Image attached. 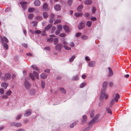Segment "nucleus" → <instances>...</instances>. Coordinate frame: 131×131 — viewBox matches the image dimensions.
Instances as JSON below:
<instances>
[{"instance_id": "1", "label": "nucleus", "mask_w": 131, "mask_h": 131, "mask_svg": "<svg viewBox=\"0 0 131 131\" xmlns=\"http://www.w3.org/2000/svg\"><path fill=\"white\" fill-rule=\"evenodd\" d=\"M31 67L37 71V72H36L35 71H34L33 72V74L34 76H35L36 78L38 79L39 78L38 73L39 72V71L37 66L35 65H32L31 66Z\"/></svg>"}, {"instance_id": "2", "label": "nucleus", "mask_w": 131, "mask_h": 131, "mask_svg": "<svg viewBox=\"0 0 131 131\" xmlns=\"http://www.w3.org/2000/svg\"><path fill=\"white\" fill-rule=\"evenodd\" d=\"M11 75L9 73L5 74V77H1V79L3 81H6L7 79H9L11 77Z\"/></svg>"}, {"instance_id": "3", "label": "nucleus", "mask_w": 131, "mask_h": 131, "mask_svg": "<svg viewBox=\"0 0 131 131\" xmlns=\"http://www.w3.org/2000/svg\"><path fill=\"white\" fill-rule=\"evenodd\" d=\"M101 92L102 93L100 96V99L102 100L105 97V100H106L108 98V95L106 94L105 92L103 91V90H102Z\"/></svg>"}, {"instance_id": "4", "label": "nucleus", "mask_w": 131, "mask_h": 131, "mask_svg": "<svg viewBox=\"0 0 131 131\" xmlns=\"http://www.w3.org/2000/svg\"><path fill=\"white\" fill-rule=\"evenodd\" d=\"M63 47L66 50H70L71 49V48L68 47V43L65 40H64L63 42Z\"/></svg>"}, {"instance_id": "5", "label": "nucleus", "mask_w": 131, "mask_h": 131, "mask_svg": "<svg viewBox=\"0 0 131 131\" xmlns=\"http://www.w3.org/2000/svg\"><path fill=\"white\" fill-rule=\"evenodd\" d=\"M27 2H21L20 3V4L24 10H25L27 8Z\"/></svg>"}, {"instance_id": "6", "label": "nucleus", "mask_w": 131, "mask_h": 131, "mask_svg": "<svg viewBox=\"0 0 131 131\" xmlns=\"http://www.w3.org/2000/svg\"><path fill=\"white\" fill-rule=\"evenodd\" d=\"M6 42H8V39L5 37H4L3 38L0 36V41H1L2 43H3L4 42V40Z\"/></svg>"}, {"instance_id": "7", "label": "nucleus", "mask_w": 131, "mask_h": 131, "mask_svg": "<svg viewBox=\"0 0 131 131\" xmlns=\"http://www.w3.org/2000/svg\"><path fill=\"white\" fill-rule=\"evenodd\" d=\"M24 85L27 89H29L31 85L28 82L25 81L24 82Z\"/></svg>"}, {"instance_id": "8", "label": "nucleus", "mask_w": 131, "mask_h": 131, "mask_svg": "<svg viewBox=\"0 0 131 131\" xmlns=\"http://www.w3.org/2000/svg\"><path fill=\"white\" fill-rule=\"evenodd\" d=\"M54 15L53 14H51L50 17V18L49 20V22L50 23H53L54 20H55V18L54 17Z\"/></svg>"}, {"instance_id": "9", "label": "nucleus", "mask_w": 131, "mask_h": 131, "mask_svg": "<svg viewBox=\"0 0 131 131\" xmlns=\"http://www.w3.org/2000/svg\"><path fill=\"white\" fill-rule=\"evenodd\" d=\"M85 26V24L83 23H81L78 25V28L79 29H81L84 28Z\"/></svg>"}, {"instance_id": "10", "label": "nucleus", "mask_w": 131, "mask_h": 131, "mask_svg": "<svg viewBox=\"0 0 131 131\" xmlns=\"http://www.w3.org/2000/svg\"><path fill=\"white\" fill-rule=\"evenodd\" d=\"M31 111L30 110H27L25 111V113L24 114L25 116H29L31 114Z\"/></svg>"}, {"instance_id": "11", "label": "nucleus", "mask_w": 131, "mask_h": 131, "mask_svg": "<svg viewBox=\"0 0 131 131\" xmlns=\"http://www.w3.org/2000/svg\"><path fill=\"white\" fill-rule=\"evenodd\" d=\"M54 8L56 11H59L61 8V6L59 5H56L54 6Z\"/></svg>"}, {"instance_id": "12", "label": "nucleus", "mask_w": 131, "mask_h": 131, "mask_svg": "<svg viewBox=\"0 0 131 131\" xmlns=\"http://www.w3.org/2000/svg\"><path fill=\"white\" fill-rule=\"evenodd\" d=\"M34 5L36 6H38L41 4L40 1L39 0H36L34 2Z\"/></svg>"}, {"instance_id": "13", "label": "nucleus", "mask_w": 131, "mask_h": 131, "mask_svg": "<svg viewBox=\"0 0 131 131\" xmlns=\"http://www.w3.org/2000/svg\"><path fill=\"white\" fill-rule=\"evenodd\" d=\"M51 36L49 38L47 39V40L48 42H51L53 41V40L54 37V36L53 35H50Z\"/></svg>"}, {"instance_id": "14", "label": "nucleus", "mask_w": 131, "mask_h": 131, "mask_svg": "<svg viewBox=\"0 0 131 131\" xmlns=\"http://www.w3.org/2000/svg\"><path fill=\"white\" fill-rule=\"evenodd\" d=\"M103 89L102 90L103 91H105L106 90L107 87V83L106 82H104L103 83Z\"/></svg>"}, {"instance_id": "15", "label": "nucleus", "mask_w": 131, "mask_h": 131, "mask_svg": "<svg viewBox=\"0 0 131 131\" xmlns=\"http://www.w3.org/2000/svg\"><path fill=\"white\" fill-rule=\"evenodd\" d=\"M11 125L17 127H19L22 126V124L21 123H13L11 124Z\"/></svg>"}, {"instance_id": "16", "label": "nucleus", "mask_w": 131, "mask_h": 131, "mask_svg": "<svg viewBox=\"0 0 131 131\" xmlns=\"http://www.w3.org/2000/svg\"><path fill=\"white\" fill-rule=\"evenodd\" d=\"M95 62L91 61L88 64V65L90 67H93L95 65Z\"/></svg>"}, {"instance_id": "17", "label": "nucleus", "mask_w": 131, "mask_h": 131, "mask_svg": "<svg viewBox=\"0 0 131 131\" xmlns=\"http://www.w3.org/2000/svg\"><path fill=\"white\" fill-rule=\"evenodd\" d=\"M8 85V84L5 82L1 84L2 87L4 88L5 89H6L7 88Z\"/></svg>"}, {"instance_id": "18", "label": "nucleus", "mask_w": 131, "mask_h": 131, "mask_svg": "<svg viewBox=\"0 0 131 131\" xmlns=\"http://www.w3.org/2000/svg\"><path fill=\"white\" fill-rule=\"evenodd\" d=\"M62 47V45L61 44H58L56 46V48L57 50H58L59 51H60Z\"/></svg>"}, {"instance_id": "19", "label": "nucleus", "mask_w": 131, "mask_h": 131, "mask_svg": "<svg viewBox=\"0 0 131 131\" xmlns=\"http://www.w3.org/2000/svg\"><path fill=\"white\" fill-rule=\"evenodd\" d=\"M48 5L47 3H45L43 5L42 9L44 10H47L48 9Z\"/></svg>"}, {"instance_id": "20", "label": "nucleus", "mask_w": 131, "mask_h": 131, "mask_svg": "<svg viewBox=\"0 0 131 131\" xmlns=\"http://www.w3.org/2000/svg\"><path fill=\"white\" fill-rule=\"evenodd\" d=\"M120 98V96L117 93L116 94L115 97L114 99L116 102H117L118 101V99Z\"/></svg>"}, {"instance_id": "21", "label": "nucleus", "mask_w": 131, "mask_h": 131, "mask_svg": "<svg viewBox=\"0 0 131 131\" xmlns=\"http://www.w3.org/2000/svg\"><path fill=\"white\" fill-rule=\"evenodd\" d=\"M63 28L66 32H68L69 31V28L68 26L65 25L64 26H63Z\"/></svg>"}, {"instance_id": "22", "label": "nucleus", "mask_w": 131, "mask_h": 131, "mask_svg": "<svg viewBox=\"0 0 131 131\" xmlns=\"http://www.w3.org/2000/svg\"><path fill=\"white\" fill-rule=\"evenodd\" d=\"M47 76V74L42 73L40 75L41 78L42 79H45L46 78Z\"/></svg>"}, {"instance_id": "23", "label": "nucleus", "mask_w": 131, "mask_h": 131, "mask_svg": "<svg viewBox=\"0 0 131 131\" xmlns=\"http://www.w3.org/2000/svg\"><path fill=\"white\" fill-rule=\"evenodd\" d=\"M30 93L32 95H33L35 94L36 90L34 89L31 90L30 91Z\"/></svg>"}, {"instance_id": "24", "label": "nucleus", "mask_w": 131, "mask_h": 131, "mask_svg": "<svg viewBox=\"0 0 131 131\" xmlns=\"http://www.w3.org/2000/svg\"><path fill=\"white\" fill-rule=\"evenodd\" d=\"M92 2V1L91 0H86L84 2L85 4L87 5L91 4Z\"/></svg>"}, {"instance_id": "25", "label": "nucleus", "mask_w": 131, "mask_h": 131, "mask_svg": "<svg viewBox=\"0 0 131 131\" xmlns=\"http://www.w3.org/2000/svg\"><path fill=\"white\" fill-rule=\"evenodd\" d=\"M87 118V116L86 115H84L83 116V119L82 120V123H84L86 122V120Z\"/></svg>"}, {"instance_id": "26", "label": "nucleus", "mask_w": 131, "mask_h": 131, "mask_svg": "<svg viewBox=\"0 0 131 131\" xmlns=\"http://www.w3.org/2000/svg\"><path fill=\"white\" fill-rule=\"evenodd\" d=\"M108 69L109 71V76H112L113 74V72L111 69L110 68H108Z\"/></svg>"}, {"instance_id": "27", "label": "nucleus", "mask_w": 131, "mask_h": 131, "mask_svg": "<svg viewBox=\"0 0 131 131\" xmlns=\"http://www.w3.org/2000/svg\"><path fill=\"white\" fill-rule=\"evenodd\" d=\"M98 116L97 115L95 117L92 119L91 120L90 122L89 123L90 124H91L93 123V122L95 121L98 118Z\"/></svg>"}, {"instance_id": "28", "label": "nucleus", "mask_w": 131, "mask_h": 131, "mask_svg": "<svg viewBox=\"0 0 131 131\" xmlns=\"http://www.w3.org/2000/svg\"><path fill=\"white\" fill-rule=\"evenodd\" d=\"M53 41H54V44L55 45H56L58 42V40L57 38L54 36Z\"/></svg>"}, {"instance_id": "29", "label": "nucleus", "mask_w": 131, "mask_h": 131, "mask_svg": "<svg viewBox=\"0 0 131 131\" xmlns=\"http://www.w3.org/2000/svg\"><path fill=\"white\" fill-rule=\"evenodd\" d=\"M83 6L82 5H79L77 8V10L79 12H81V11Z\"/></svg>"}, {"instance_id": "30", "label": "nucleus", "mask_w": 131, "mask_h": 131, "mask_svg": "<svg viewBox=\"0 0 131 131\" xmlns=\"http://www.w3.org/2000/svg\"><path fill=\"white\" fill-rule=\"evenodd\" d=\"M12 93V92L11 91L9 90L7 91L5 93V94L7 95L8 96H10Z\"/></svg>"}, {"instance_id": "31", "label": "nucleus", "mask_w": 131, "mask_h": 131, "mask_svg": "<svg viewBox=\"0 0 131 131\" xmlns=\"http://www.w3.org/2000/svg\"><path fill=\"white\" fill-rule=\"evenodd\" d=\"M82 14L80 13H76L74 14V15L76 17H79L81 16L82 15Z\"/></svg>"}, {"instance_id": "32", "label": "nucleus", "mask_w": 131, "mask_h": 131, "mask_svg": "<svg viewBox=\"0 0 131 131\" xmlns=\"http://www.w3.org/2000/svg\"><path fill=\"white\" fill-rule=\"evenodd\" d=\"M43 17L45 18H46L48 17V15L47 12H45L43 13Z\"/></svg>"}, {"instance_id": "33", "label": "nucleus", "mask_w": 131, "mask_h": 131, "mask_svg": "<svg viewBox=\"0 0 131 131\" xmlns=\"http://www.w3.org/2000/svg\"><path fill=\"white\" fill-rule=\"evenodd\" d=\"M35 10V8H31L30 7L28 9V11L29 12L32 13V12Z\"/></svg>"}, {"instance_id": "34", "label": "nucleus", "mask_w": 131, "mask_h": 131, "mask_svg": "<svg viewBox=\"0 0 131 131\" xmlns=\"http://www.w3.org/2000/svg\"><path fill=\"white\" fill-rule=\"evenodd\" d=\"M51 26L52 25L51 24H49L45 27V29L46 30H48L50 29Z\"/></svg>"}, {"instance_id": "35", "label": "nucleus", "mask_w": 131, "mask_h": 131, "mask_svg": "<svg viewBox=\"0 0 131 131\" xmlns=\"http://www.w3.org/2000/svg\"><path fill=\"white\" fill-rule=\"evenodd\" d=\"M81 38L83 40H86L88 39V37L86 36L83 35L81 36Z\"/></svg>"}, {"instance_id": "36", "label": "nucleus", "mask_w": 131, "mask_h": 131, "mask_svg": "<svg viewBox=\"0 0 131 131\" xmlns=\"http://www.w3.org/2000/svg\"><path fill=\"white\" fill-rule=\"evenodd\" d=\"M78 121H77L76 122H74L71 124L70 125V127L71 128H73L74 126L77 123H78Z\"/></svg>"}, {"instance_id": "37", "label": "nucleus", "mask_w": 131, "mask_h": 131, "mask_svg": "<svg viewBox=\"0 0 131 131\" xmlns=\"http://www.w3.org/2000/svg\"><path fill=\"white\" fill-rule=\"evenodd\" d=\"M106 111H107L108 113H110V114H112V111L109 107H106Z\"/></svg>"}, {"instance_id": "38", "label": "nucleus", "mask_w": 131, "mask_h": 131, "mask_svg": "<svg viewBox=\"0 0 131 131\" xmlns=\"http://www.w3.org/2000/svg\"><path fill=\"white\" fill-rule=\"evenodd\" d=\"M3 46L4 48L5 49L7 50L8 49V45L6 43H4Z\"/></svg>"}, {"instance_id": "39", "label": "nucleus", "mask_w": 131, "mask_h": 131, "mask_svg": "<svg viewBox=\"0 0 131 131\" xmlns=\"http://www.w3.org/2000/svg\"><path fill=\"white\" fill-rule=\"evenodd\" d=\"M92 24V22L91 21H88L86 23V25L89 27H90L91 26V25Z\"/></svg>"}, {"instance_id": "40", "label": "nucleus", "mask_w": 131, "mask_h": 131, "mask_svg": "<svg viewBox=\"0 0 131 131\" xmlns=\"http://www.w3.org/2000/svg\"><path fill=\"white\" fill-rule=\"evenodd\" d=\"M37 22L35 21H34L32 22V26L34 27L36 26H37Z\"/></svg>"}, {"instance_id": "41", "label": "nucleus", "mask_w": 131, "mask_h": 131, "mask_svg": "<svg viewBox=\"0 0 131 131\" xmlns=\"http://www.w3.org/2000/svg\"><path fill=\"white\" fill-rule=\"evenodd\" d=\"M60 90L62 92V93H66V91L63 88H60Z\"/></svg>"}, {"instance_id": "42", "label": "nucleus", "mask_w": 131, "mask_h": 131, "mask_svg": "<svg viewBox=\"0 0 131 131\" xmlns=\"http://www.w3.org/2000/svg\"><path fill=\"white\" fill-rule=\"evenodd\" d=\"M86 85V83L85 82H83L80 85V87L81 88H83L84 86Z\"/></svg>"}, {"instance_id": "43", "label": "nucleus", "mask_w": 131, "mask_h": 131, "mask_svg": "<svg viewBox=\"0 0 131 131\" xmlns=\"http://www.w3.org/2000/svg\"><path fill=\"white\" fill-rule=\"evenodd\" d=\"M75 56H73L71 58L69 59V61L70 62H71L73 61V60L75 59Z\"/></svg>"}, {"instance_id": "44", "label": "nucleus", "mask_w": 131, "mask_h": 131, "mask_svg": "<svg viewBox=\"0 0 131 131\" xmlns=\"http://www.w3.org/2000/svg\"><path fill=\"white\" fill-rule=\"evenodd\" d=\"M79 77L78 75H76L74 76L73 78V79L74 80H76L78 79Z\"/></svg>"}, {"instance_id": "45", "label": "nucleus", "mask_w": 131, "mask_h": 131, "mask_svg": "<svg viewBox=\"0 0 131 131\" xmlns=\"http://www.w3.org/2000/svg\"><path fill=\"white\" fill-rule=\"evenodd\" d=\"M41 86L42 88H44L45 86V83L43 81H42L41 83Z\"/></svg>"}, {"instance_id": "46", "label": "nucleus", "mask_w": 131, "mask_h": 131, "mask_svg": "<svg viewBox=\"0 0 131 131\" xmlns=\"http://www.w3.org/2000/svg\"><path fill=\"white\" fill-rule=\"evenodd\" d=\"M61 22V20L60 19H57L55 21L54 23V24H57L58 23H60Z\"/></svg>"}, {"instance_id": "47", "label": "nucleus", "mask_w": 131, "mask_h": 131, "mask_svg": "<svg viewBox=\"0 0 131 131\" xmlns=\"http://www.w3.org/2000/svg\"><path fill=\"white\" fill-rule=\"evenodd\" d=\"M91 128V126H89L86 127L83 130V131H88Z\"/></svg>"}, {"instance_id": "48", "label": "nucleus", "mask_w": 131, "mask_h": 131, "mask_svg": "<svg viewBox=\"0 0 131 131\" xmlns=\"http://www.w3.org/2000/svg\"><path fill=\"white\" fill-rule=\"evenodd\" d=\"M29 76L30 78H31L33 80H34L35 78L33 76V75L31 73H30L29 74Z\"/></svg>"}, {"instance_id": "49", "label": "nucleus", "mask_w": 131, "mask_h": 131, "mask_svg": "<svg viewBox=\"0 0 131 131\" xmlns=\"http://www.w3.org/2000/svg\"><path fill=\"white\" fill-rule=\"evenodd\" d=\"M36 19L37 20H40L42 19V18L40 16H38L36 17Z\"/></svg>"}, {"instance_id": "50", "label": "nucleus", "mask_w": 131, "mask_h": 131, "mask_svg": "<svg viewBox=\"0 0 131 131\" xmlns=\"http://www.w3.org/2000/svg\"><path fill=\"white\" fill-rule=\"evenodd\" d=\"M4 93V90L3 88L0 89V93L1 94H3Z\"/></svg>"}, {"instance_id": "51", "label": "nucleus", "mask_w": 131, "mask_h": 131, "mask_svg": "<svg viewBox=\"0 0 131 131\" xmlns=\"http://www.w3.org/2000/svg\"><path fill=\"white\" fill-rule=\"evenodd\" d=\"M3 99H7L8 98V96L6 94L5 95H3L2 97Z\"/></svg>"}, {"instance_id": "52", "label": "nucleus", "mask_w": 131, "mask_h": 131, "mask_svg": "<svg viewBox=\"0 0 131 131\" xmlns=\"http://www.w3.org/2000/svg\"><path fill=\"white\" fill-rule=\"evenodd\" d=\"M34 16V14H30L28 16V18L29 19H31Z\"/></svg>"}, {"instance_id": "53", "label": "nucleus", "mask_w": 131, "mask_h": 131, "mask_svg": "<svg viewBox=\"0 0 131 131\" xmlns=\"http://www.w3.org/2000/svg\"><path fill=\"white\" fill-rule=\"evenodd\" d=\"M114 103V99H113L110 102V106H112Z\"/></svg>"}, {"instance_id": "54", "label": "nucleus", "mask_w": 131, "mask_h": 131, "mask_svg": "<svg viewBox=\"0 0 131 131\" xmlns=\"http://www.w3.org/2000/svg\"><path fill=\"white\" fill-rule=\"evenodd\" d=\"M73 0H68V3L70 6L71 5Z\"/></svg>"}, {"instance_id": "55", "label": "nucleus", "mask_w": 131, "mask_h": 131, "mask_svg": "<svg viewBox=\"0 0 131 131\" xmlns=\"http://www.w3.org/2000/svg\"><path fill=\"white\" fill-rule=\"evenodd\" d=\"M60 32V30L57 29L55 32V34L56 35H58Z\"/></svg>"}, {"instance_id": "56", "label": "nucleus", "mask_w": 131, "mask_h": 131, "mask_svg": "<svg viewBox=\"0 0 131 131\" xmlns=\"http://www.w3.org/2000/svg\"><path fill=\"white\" fill-rule=\"evenodd\" d=\"M69 45L70 47H73L74 46V44L73 42H70L69 44Z\"/></svg>"}, {"instance_id": "57", "label": "nucleus", "mask_w": 131, "mask_h": 131, "mask_svg": "<svg viewBox=\"0 0 131 131\" xmlns=\"http://www.w3.org/2000/svg\"><path fill=\"white\" fill-rule=\"evenodd\" d=\"M21 117V115L19 114L18 115L17 117H16V119L17 120H19L20 119Z\"/></svg>"}, {"instance_id": "58", "label": "nucleus", "mask_w": 131, "mask_h": 131, "mask_svg": "<svg viewBox=\"0 0 131 131\" xmlns=\"http://www.w3.org/2000/svg\"><path fill=\"white\" fill-rule=\"evenodd\" d=\"M35 32L37 34H39L41 33V31L39 30H37L35 31Z\"/></svg>"}, {"instance_id": "59", "label": "nucleus", "mask_w": 131, "mask_h": 131, "mask_svg": "<svg viewBox=\"0 0 131 131\" xmlns=\"http://www.w3.org/2000/svg\"><path fill=\"white\" fill-rule=\"evenodd\" d=\"M81 34L80 32H78L75 35V36L77 37H78L81 35Z\"/></svg>"}, {"instance_id": "60", "label": "nucleus", "mask_w": 131, "mask_h": 131, "mask_svg": "<svg viewBox=\"0 0 131 131\" xmlns=\"http://www.w3.org/2000/svg\"><path fill=\"white\" fill-rule=\"evenodd\" d=\"M44 49L45 50H47L48 51H49L50 50V47L49 46H47L45 47L44 48Z\"/></svg>"}, {"instance_id": "61", "label": "nucleus", "mask_w": 131, "mask_h": 131, "mask_svg": "<svg viewBox=\"0 0 131 131\" xmlns=\"http://www.w3.org/2000/svg\"><path fill=\"white\" fill-rule=\"evenodd\" d=\"M66 35L65 34L63 33L60 34L59 35V36L61 37H64Z\"/></svg>"}, {"instance_id": "62", "label": "nucleus", "mask_w": 131, "mask_h": 131, "mask_svg": "<svg viewBox=\"0 0 131 131\" xmlns=\"http://www.w3.org/2000/svg\"><path fill=\"white\" fill-rule=\"evenodd\" d=\"M58 29L61 30L62 29V27L61 25H58Z\"/></svg>"}, {"instance_id": "63", "label": "nucleus", "mask_w": 131, "mask_h": 131, "mask_svg": "<svg viewBox=\"0 0 131 131\" xmlns=\"http://www.w3.org/2000/svg\"><path fill=\"white\" fill-rule=\"evenodd\" d=\"M91 20L92 21H95L96 20V18L94 17H93L91 18Z\"/></svg>"}, {"instance_id": "64", "label": "nucleus", "mask_w": 131, "mask_h": 131, "mask_svg": "<svg viewBox=\"0 0 131 131\" xmlns=\"http://www.w3.org/2000/svg\"><path fill=\"white\" fill-rule=\"evenodd\" d=\"M22 45L25 48H26L27 47V45L25 43L22 44Z\"/></svg>"}]
</instances>
